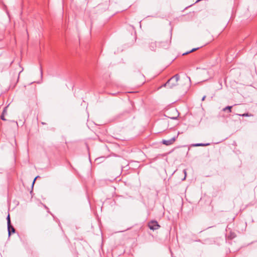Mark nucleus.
<instances>
[{
    "instance_id": "nucleus-12",
    "label": "nucleus",
    "mask_w": 257,
    "mask_h": 257,
    "mask_svg": "<svg viewBox=\"0 0 257 257\" xmlns=\"http://www.w3.org/2000/svg\"><path fill=\"white\" fill-rule=\"evenodd\" d=\"M7 224L11 223L10 214H9L7 217Z\"/></svg>"
},
{
    "instance_id": "nucleus-17",
    "label": "nucleus",
    "mask_w": 257,
    "mask_h": 257,
    "mask_svg": "<svg viewBox=\"0 0 257 257\" xmlns=\"http://www.w3.org/2000/svg\"><path fill=\"white\" fill-rule=\"evenodd\" d=\"M206 96H204L202 98V100L203 101L205 100V98Z\"/></svg>"
},
{
    "instance_id": "nucleus-20",
    "label": "nucleus",
    "mask_w": 257,
    "mask_h": 257,
    "mask_svg": "<svg viewBox=\"0 0 257 257\" xmlns=\"http://www.w3.org/2000/svg\"><path fill=\"white\" fill-rule=\"evenodd\" d=\"M42 123L43 124H46V123H45V122H42Z\"/></svg>"
},
{
    "instance_id": "nucleus-9",
    "label": "nucleus",
    "mask_w": 257,
    "mask_h": 257,
    "mask_svg": "<svg viewBox=\"0 0 257 257\" xmlns=\"http://www.w3.org/2000/svg\"><path fill=\"white\" fill-rule=\"evenodd\" d=\"M232 106H227L222 109L223 111H227L228 113L231 112Z\"/></svg>"
},
{
    "instance_id": "nucleus-14",
    "label": "nucleus",
    "mask_w": 257,
    "mask_h": 257,
    "mask_svg": "<svg viewBox=\"0 0 257 257\" xmlns=\"http://www.w3.org/2000/svg\"><path fill=\"white\" fill-rule=\"evenodd\" d=\"M242 116H251V114H248V113H243L241 115Z\"/></svg>"
},
{
    "instance_id": "nucleus-6",
    "label": "nucleus",
    "mask_w": 257,
    "mask_h": 257,
    "mask_svg": "<svg viewBox=\"0 0 257 257\" xmlns=\"http://www.w3.org/2000/svg\"><path fill=\"white\" fill-rule=\"evenodd\" d=\"M8 106H6L4 108L3 112L1 115V118L3 120H6V119L5 118V114L7 113Z\"/></svg>"
},
{
    "instance_id": "nucleus-18",
    "label": "nucleus",
    "mask_w": 257,
    "mask_h": 257,
    "mask_svg": "<svg viewBox=\"0 0 257 257\" xmlns=\"http://www.w3.org/2000/svg\"><path fill=\"white\" fill-rule=\"evenodd\" d=\"M23 70H24V69H23V68H22V70L19 72V75H20V74L23 71Z\"/></svg>"
},
{
    "instance_id": "nucleus-4",
    "label": "nucleus",
    "mask_w": 257,
    "mask_h": 257,
    "mask_svg": "<svg viewBox=\"0 0 257 257\" xmlns=\"http://www.w3.org/2000/svg\"><path fill=\"white\" fill-rule=\"evenodd\" d=\"M7 225L9 236H10L12 233H14L15 232L16 230L11 223L8 224Z\"/></svg>"
},
{
    "instance_id": "nucleus-11",
    "label": "nucleus",
    "mask_w": 257,
    "mask_h": 257,
    "mask_svg": "<svg viewBox=\"0 0 257 257\" xmlns=\"http://www.w3.org/2000/svg\"><path fill=\"white\" fill-rule=\"evenodd\" d=\"M199 49V47H198V48H193L192 49V50H191L190 51H188V52H186L185 53H184L183 55H186V54H189L190 53H191V52H194L195 51L198 50Z\"/></svg>"
},
{
    "instance_id": "nucleus-15",
    "label": "nucleus",
    "mask_w": 257,
    "mask_h": 257,
    "mask_svg": "<svg viewBox=\"0 0 257 257\" xmlns=\"http://www.w3.org/2000/svg\"><path fill=\"white\" fill-rule=\"evenodd\" d=\"M39 176H37V177H35V179H34V180H33V183H32V187H33V185H34V183H35V181H36V180L38 178H39Z\"/></svg>"
},
{
    "instance_id": "nucleus-10",
    "label": "nucleus",
    "mask_w": 257,
    "mask_h": 257,
    "mask_svg": "<svg viewBox=\"0 0 257 257\" xmlns=\"http://www.w3.org/2000/svg\"><path fill=\"white\" fill-rule=\"evenodd\" d=\"M230 239H233L236 237V234L234 232H230L229 235L228 236Z\"/></svg>"
},
{
    "instance_id": "nucleus-13",
    "label": "nucleus",
    "mask_w": 257,
    "mask_h": 257,
    "mask_svg": "<svg viewBox=\"0 0 257 257\" xmlns=\"http://www.w3.org/2000/svg\"><path fill=\"white\" fill-rule=\"evenodd\" d=\"M179 116V113L177 114V115L176 116H169L172 119H176Z\"/></svg>"
},
{
    "instance_id": "nucleus-2",
    "label": "nucleus",
    "mask_w": 257,
    "mask_h": 257,
    "mask_svg": "<svg viewBox=\"0 0 257 257\" xmlns=\"http://www.w3.org/2000/svg\"><path fill=\"white\" fill-rule=\"evenodd\" d=\"M148 226L151 230H155L160 227V225L156 220H151L148 223Z\"/></svg>"
},
{
    "instance_id": "nucleus-7",
    "label": "nucleus",
    "mask_w": 257,
    "mask_h": 257,
    "mask_svg": "<svg viewBox=\"0 0 257 257\" xmlns=\"http://www.w3.org/2000/svg\"><path fill=\"white\" fill-rule=\"evenodd\" d=\"M157 47V44L156 42H151L150 44V48L152 51H155Z\"/></svg>"
},
{
    "instance_id": "nucleus-3",
    "label": "nucleus",
    "mask_w": 257,
    "mask_h": 257,
    "mask_svg": "<svg viewBox=\"0 0 257 257\" xmlns=\"http://www.w3.org/2000/svg\"><path fill=\"white\" fill-rule=\"evenodd\" d=\"M177 137H178L177 136L174 137L172 138H171L169 140H163L162 141V143L163 144L165 145L166 146H170V145H172L175 141V140H176Z\"/></svg>"
},
{
    "instance_id": "nucleus-19",
    "label": "nucleus",
    "mask_w": 257,
    "mask_h": 257,
    "mask_svg": "<svg viewBox=\"0 0 257 257\" xmlns=\"http://www.w3.org/2000/svg\"><path fill=\"white\" fill-rule=\"evenodd\" d=\"M184 173H185V176H186V170H184Z\"/></svg>"
},
{
    "instance_id": "nucleus-5",
    "label": "nucleus",
    "mask_w": 257,
    "mask_h": 257,
    "mask_svg": "<svg viewBox=\"0 0 257 257\" xmlns=\"http://www.w3.org/2000/svg\"><path fill=\"white\" fill-rule=\"evenodd\" d=\"M171 41L167 40L160 43V46L165 49H168L170 45Z\"/></svg>"
},
{
    "instance_id": "nucleus-1",
    "label": "nucleus",
    "mask_w": 257,
    "mask_h": 257,
    "mask_svg": "<svg viewBox=\"0 0 257 257\" xmlns=\"http://www.w3.org/2000/svg\"><path fill=\"white\" fill-rule=\"evenodd\" d=\"M179 79L180 76L178 74H177L169 79L163 86L168 87L169 88H172L173 87L177 85V82Z\"/></svg>"
},
{
    "instance_id": "nucleus-8",
    "label": "nucleus",
    "mask_w": 257,
    "mask_h": 257,
    "mask_svg": "<svg viewBox=\"0 0 257 257\" xmlns=\"http://www.w3.org/2000/svg\"><path fill=\"white\" fill-rule=\"evenodd\" d=\"M210 145L209 143H197L193 145V146L194 147H204V146H208Z\"/></svg>"
},
{
    "instance_id": "nucleus-16",
    "label": "nucleus",
    "mask_w": 257,
    "mask_h": 257,
    "mask_svg": "<svg viewBox=\"0 0 257 257\" xmlns=\"http://www.w3.org/2000/svg\"><path fill=\"white\" fill-rule=\"evenodd\" d=\"M40 72H41V77H42L43 71H42V68L41 66L40 67Z\"/></svg>"
}]
</instances>
